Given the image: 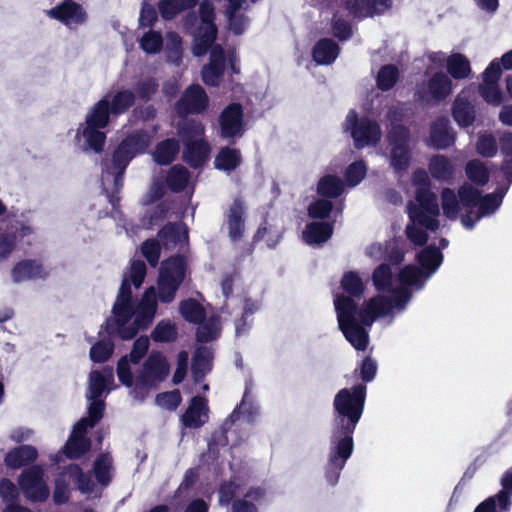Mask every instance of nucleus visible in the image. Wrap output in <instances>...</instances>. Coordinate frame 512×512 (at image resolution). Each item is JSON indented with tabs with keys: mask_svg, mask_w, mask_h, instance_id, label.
<instances>
[{
	"mask_svg": "<svg viewBox=\"0 0 512 512\" xmlns=\"http://www.w3.org/2000/svg\"><path fill=\"white\" fill-rule=\"evenodd\" d=\"M198 479V473L194 469H188L175 492L174 500L178 505L184 504L186 500L194 496V485Z\"/></svg>",
	"mask_w": 512,
	"mask_h": 512,
	"instance_id": "37998d69",
	"label": "nucleus"
},
{
	"mask_svg": "<svg viewBox=\"0 0 512 512\" xmlns=\"http://www.w3.org/2000/svg\"><path fill=\"white\" fill-rule=\"evenodd\" d=\"M366 165L363 161H356L350 164L345 171V180L348 186L358 185L366 175Z\"/></svg>",
	"mask_w": 512,
	"mask_h": 512,
	"instance_id": "052dcab7",
	"label": "nucleus"
},
{
	"mask_svg": "<svg viewBox=\"0 0 512 512\" xmlns=\"http://www.w3.org/2000/svg\"><path fill=\"white\" fill-rule=\"evenodd\" d=\"M455 141V136L450 127L448 118L440 117L436 119L430 128V136L428 139V145L443 150L452 146Z\"/></svg>",
	"mask_w": 512,
	"mask_h": 512,
	"instance_id": "a878e982",
	"label": "nucleus"
},
{
	"mask_svg": "<svg viewBox=\"0 0 512 512\" xmlns=\"http://www.w3.org/2000/svg\"><path fill=\"white\" fill-rule=\"evenodd\" d=\"M333 226L327 222H312L303 231V239L308 245H320L331 238Z\"/></svg>",
	"mask_w": 512,
	"mask_h": 512,
	"instance_id": "2f4dec72",
	"label": "nucleus"
},
{
	"mask_svg": "<svg viewBox=\"0 0 512 512\" xmlns=\"http://www.w3.org/2000/svg\"><path fill=\"white\" fill-rule=\"evenodd\" d=\"M114 351V344L109 339L100 340L90 349V358L93 362L102 363L107 361Z\"/></svg>",
	"mask_w": 512,
	"mask_h": 512,
	"instance_id": "13d9d810",
	"label": "nucleus"
},
{
	"mask_svg": "<svg viewBox=\"0 0 512 512\" xmlns=\"http://www.w3.org/2000/svg\"><path fill=\"white\" fill-rule=\"evenodd\" d=\"M209 63L202 68V80L206 85L217 86L224 73L226 57L220 45H211Z\"/></svg>",
	"mask_w": 512,
	"mask_h": 512,
	"instance_id": "5701e85b",
	"label": "nucleus"
},
{
	"mask_svg": "<svg viewBox=\"0 0 512 512\" xmlns=\"http://www.w3.org/2000/svg\"><path fill=\"white\" fill-rule=\"evenodd\" d=\"M160 242L155 239L146 240L141 247L143 256L152 267H156L160 257Z\"/></svg>",
	"mask_w": 512,
	"mask_h": 512,
	"instance_id": "e2e57ef3",
	"label": "nucleus"
},
{
	"mask_svg": "<svg viewBox=\"0 0 512 512\" xmlns=\"http://www.w3.org/2000/svg\"><path fill=\"white\" fill-rule=\"evenodd\" d=\"M47 13L51 18L58 19L67 26L81 24L85 20L83 8L71 0L64 1Z\"/></svg>",
	"mask_w": 512,
	"mask_h": 512,
	"instance_id": "bb28decb",
	"label": "nucleus"
},
{
	"mask_svg": "<svg viewBox=\"0 0 512 512\" xmlns=\"http://www.w3.org/2000/svg\"><path fill=\"white\" fill-rule=\"evenodd\" d=\"M208 96L205 90L198 84L186 88L180 99L175 104V111L180 117L188 114H200L208 106Z\"/></svg>",
	"mask_w": 512,
	"mask_h": 512,
	"instance_id": "a211bd4d",
	"label": "nucleus"
},
{
	"mask_svg": "<svg viewBox=\"0 0 512 512\" xmlns=\"http://www.w3.org/2000/svg\"><path fill=\"white\" fill-rule=\"evenodd\" d=\"M501 75L500 62L495 59L483 72V83L479 86L481 97L494 106H499L502 102V94L498 86V80Z\"/></svg>",
	"mask_w": 512,
	"mask_h": 512,
	"instance_id": "412c9836",
	"label": "nucleus"
},
{
	"mask_svg": "<svg viewBox=\"0 0 512 512\" xmlns=\"http://www.w3.org/2000/svg\"><path fill=\"white\" fill-rule=\"evenodd\" d=\"M190 178L189 171L182 165H175L170 168L166 183L173 192H181L188 185Z\"/></svg>",
	"mask_w": 512,
	"mask_h": 512,
	"instance_id": "49530a36",
	"label": "nucleus"
},
{
	"mask_svg": "<svg viewBox=\"0 0 512 512\" xmlns=\"http://www.w3.org/2000/svg\"><path fill=\"white\" fill-rule=\"evenodd\" d=\"M159 84L154 78H147L137 83L135 90L138 96L148 101L158 90Z\"/></svg>",
	"mask_w": 512,
	"mask_h": 512,
	"instance_id": "0e129e2a",
	"label": "nucleus"
},
{
	"mask_svg": "<svg viewBox=\"0 0 512 512\" xmlns=\"http://www.w3.org/2000/svg\"><path fill=\"white\" fill-rule=\"evenodd\" d=\"M169 374V364L166 358L157 351H152L145 360L140 373L136 377L135 388L132 391L135 398L143 394L156 383L162 382Z\"/></svg>",
	"mask_w": 512,
	"mask_h": 512,
	"instance_id": "ddd939ff",
	"label": "nucleus"
},
{
	"mask_svg": "<svg viewBox=\"0 0 512 512\" xmlns=\"http://www.w3.org/2000/svg\"><path fill=\"white\" fill-rule=\"evenodd\" d=\"M93 472L101 486H108L113 475L112 457L108 453L100 454L94 461Z\"/></svg>",
	"mask_w": 512,
	"mask_h": 512,
	"instance_id": "58836bf2",
	"label": "nucleus"
},
{
	"mask_svg": "<svg viewBox=\"0 0 512 512\" xmlns=\"http://www.w3.org/2000/svg\"><path fill=\"white\" fill-rule=\"evenodd\" d=\"M186 263L183 257L174 256L162 262L159 271V299L163 303L174 300L175 294L185 278Z\"/></svg>",
	"mask_w": 512,
	"mask_h": 512,
	"instance_id": "9b49d317",
	"label": "nucleus"
},
{
	"mask_svg": "<svg viewBox=\"0 0 512 512\" xmlns=\"http://www.w3.org/2000/svg\"><path fill=\"white\" fill-rule=\"evenodd\" d=\"M36 448L30 445H22L9 451L5 456V464L9 468L17 469L37 458Z\"/></svg>",
	"mask_w": 512,
	"mask_h": 512,
	"instance_id": "72a5a7b5",
	"label": "nucleus"
},
{
	"mask_svg": "<svg viewBox=\"0 0 512 512\" xmlns=\"http://www.w3.org/2000/svg\"><path fill=\"white\" fill-rule=\"evenodd\" d=\"M150 136L144 130H137L128 135L117 147L110 161L102 164L101 186L113 208L119 202L117 194L123 187V176L130 161L146 151Z\"/></svg>",
	"mask_w": 512,
	"mask_h": 512,
	"instance_id": "6e6552de",
	"label": "nucleus"
},
{
	"mask_svg": "<svg viewBox=\"0 0 512 512\" xmlns=\"http://www.w3.org/2000/svg\"><path fill=\"white\" fill-rule=\"evenodd\" d=\"M199 14L202 23L199 27L198 34L195 37L192 48L193 54L198 57L207 53L211 45L214 43L217 35V27L214 23L215 10L213 4L209 0L201 2Z\"/></svg>",
	"mask_w": 512,
	"mask_h": 512,
	"instance_id": "dca6fc26",
	"label": "nucleus"
},
{
	"mask_svg": "<svg viewBox=\"0 0 512 512\" xmlns=\"http://www.w3.org/2000/svg\"><path fill=\"white\" fill-rule=\"evenodd\" d=\"M220 136L226 140L240 138L243 135V110L240 104L228 105L219 117Z\"/></svg>",
	"mask_w": 512,
	"mask_h": 512,
	"instance_id": "aec40b11",
	"label": "nucleus"
},
{
	"mask_svg": "<svg viewBox=\"0 0 512 512\" xmlns=\"http://www.w3.org/2000/svg\"><path fill=\"white\" fill-rule=\"evenodd\" d=\"M343 129L351 132L357 149L376 145L382 136L381 128L376 121L366 117L358 119L354 110L348 112Z\"/></svg>",
	"mask_w": 512,
	"mask_h": 512,
	"instance_id": "f8f14e48",
	"label": "nucleus"
},
{
	"mask_svg": "<svg viewBox=\"0 0 512 512\" xmlns=\"http://www.w3.org/2000/svg\"><path fill=\"white\" fill-rule=\"evenodd\" d=\"M111 381H113L112 368L91 371L86 395L89 402L88 417L81 418L74 425L73 432L64 446V453L68 458L78 459L90 449L91 441L86 437V432L88 428H93L104 415L105 403L102 397L108 394L107 384Z\"/></svg>",
	"mask_w": 512,
	"mask_h": 512,
	"instance_id": "423d86ee",
	"label": "nucleus"
},
{
	"mask_svg": "<svg viewBox=\"0 0 512 512\" xmlns=\"http://www.w3.org/2000/svg\"><path fill=\"white\" fill-rule=\"evenodd\" d=\"M428 169L435 180L451 183L455 177L456 164L445 155H435L430 159Z\"/></svg>",
	"mask_w": 512,
	"mask_h": 512,
	"instance_id": "c85d7f7f",
	"label": "nucleus"
},
{
	"mask_svg": "<svg viewBox=\"0 0 512 512\" xmlns=\"http://www.w3.org/2000/svg\"><path fill=\"white\" fill-rule=\"evenodd\" d=\"M145 276V263L142 260H133L129 273L123 277L112 307V315L105 323V329L109 335L130 340L139 330L146 329L152 323L157 310L155 288H148L139 302L133 298L131 290V284L138 289Z\"/></svg>",
	"mask_w": 512,
	"mask_h": 512,
	"instance_id": "7ed1b4c3",
	"label": "nucleus"
},
{
	"mask_svg": "<svg viewBox=\"0 0 512 512\" xmlns=\"http://www.w3.org/2000/svg\"><path fill=\"white\" fill-rule=\"evenodd\" d=\"M43 477L44 470L38 465H33L21 473L19 485L28 500L43 502L48 498L49 489Z\"/></svg>",
	"mask_w": 512,
	"mask_h": 512,
	"instance_id": "f3484780",
	"label": "nucleus"
},
{
	"mask_svg": "<svg viewBox=\"0 0 512 512\" xmlns=\"http://www.w3.org/2000/svg\"><path fill=\"white\" fill-rule=\"evenodd\" d=\"M476 150L482 157L492 158L498 152V141L492 134H481L476 143Z\"/></svg>",
	"mask_w": 512,
	"mask_h": 512,
	"instance_id": "bf43d9fd",
	"label": "nucleus"
},
{
	"mask_svg": "<svg viewBox=\"0 0 512 512\" xmlns=\"http://www.w3.org/2000/svg\"><path fill=\"white\" fill-rule=\"evenodd\" d=\"M245 206L244 202L237 198L233 201L226 212V226L229 238L233 241H239L245 231Z\"/></svg>",
	"mask_w": 512,
	"mask_h": 512,
	"instance_id": "393cba45",
	"label": "nucleus"
},
{
	"mask_svg": "<svg viewBox=\"0 0 512 512\" xmlns=\"http://www.w3.org/2000/svg\"><path fill=\"white\" fill-rule=\"evenodd\" d=\"M332 203L326 199H319L308 207L309 216L312 218H326L332 210Z\"/></svg>",
	"mask_w": 512,
	"mask_h": 512,
	"instance_id": "338daca9",
	"label": "nucleus"
},
{
	"mask_svg": "<svg viewBox=\"0 0 512 512\" xmlns=\"http://www.w3.org/2000/svg\"><path fill=\"white\" fill-rule=\"evenodd\" d=\"M342 289L349 295L350 299L360 298L364 293V284L359 275L355 272H347L341 280Z\"/></svg>",
	"mask_w": 512,
	"mask_h": 512,
	"instance_id": "603ef678",
	"label": "nucleus"
},
{
	"mask_svg": "<svg viewBox=\"0 0 512 512\" xmlns=\"http://www.w3.org/2000/svg\"><path fill=\"white\" fill-rule=\"evenodd\" d=\"M165 49L167 60L179 65L182 60V39L179 34L173 31L166 33Z\"/></svg>",
	"mask_w": 512,
	"mask_h": 512,
	"instance_id": "864d4df0",
	"label": "nucleus"
},
{
	"mask_svg": "<svg viewBox=\"0 0 512 512\" xmlns=\"http://www.w3.org/2000/svg\"><path fill=\"white\" fill-rule=\"evenodd\" d=\"M150 341L147 336L137 338L133 344L132 351L129 356H123L117 365V376L119 381L130 387L133 384L134 377L131 369V364H138L139 361L145 356L149 349Z\"/></svg>",
	"mask_w": 512,
	"mask_h": 512,
	"instance_id": "6ab92c4d",
	"label": "nucleus"
},
{
	"mask_svg": "<svg viewBox=\"0 0 512 512\" xmlns=\"http://www.w3.org/2000/svg\"><path fill=\"white\" fill-rule=\"evenodd\" d=\"M343 190V181L333 175H326L320 178L317 186L318 194L327 198H337L342 194Z\"/></svg>",
	"mask_w": 512,
	"mask_h": 512,
	"instance_id": "a18cd8bd",
	"label": "nucleus"
},
{
	"mask_svg": "<svg viewBox=\"0 0 512 512\" xmlns=\"http://www.w3.org/2000/svg\"><path fill=\"white\" fill-rule=\"evenodd\" d=\"M19 492L16 485L9 479L0 481V496L6 505L14 504L18 498Z\"/></svg>",
	"mask_w": 512,
	"mask_h": 512,
	"instance_id": "774afa93",
	"label": "nucleus"
},
{
	"mask_svg": "<svg viewBox=\"0 0 512 512\" xmlns=\"http://www.w3.org/2000/svg\"><path fill=\"white\" fill-rule=\"evenodd\" d=\"M139 46L147 54H157L163 47V37L160 32L149 29L139 39Z\"/></svg>",
	"mask_w": 512,
	"mask_h": 512,
	"instance_id": "5fc2aeb1",
	"label": "nucleus"
},
{
	"mask_svg": "<svg viewBox=\"0 0 512 512\" xmlns=\"http://www.w3.org/2000/svg\"><path fill=\"white\" fill-rule=\"evenodd\" d=\"M135 102V94L129 90H120L114 95L108 93L95 103L87 112L85 121L77 129L76 139L83 152L100 153L103 150L106 135L103 129L110 121V115L126 112Z\"/></svg>",
	"mask_w": 512,
	"mask_h": 512,
	"instance_id": "39448f33",
	"label": "nucleus"
},
{
	"mask_svg": "<svg viewBox=\"0 0 512 512\" xmlns=\"http://www.w3.org/2000/svg\"><path fill=\"white\" fill-rule=\"evenodd\" d=\"M451 91L450 77L443 72H437L428 80L426 86L418 89L417 95L425 102H439L448 97Z\"/></svg>",
	"mask_w": 512,
	"mask_h": 512,
	"instance_id": "4be33fe9",
	"label": "nucleus"
},
{
	"mask_svg": "<svg viewBox=\"0 0 512 512\" xmlns=\"http://www.w3.org/2000/svg\"><path fill=\"white\" fill-rule=\"evenodd\" d=\"M339 54V47L332 39L319 40L312 52L314 61L320 65H329L333 63Z\"/></svg>",
	"mask_w": 512,
	"mask_h": 512,
	"instance_id": "473e14b6",
	"label": "nucleus"
},
{
	"mask_svg": "<svg viewBox=\"0 0 512 512\" xmlns=\"http://www.w3.org/2000/svg\"><path fill=\"white\" fill-rule=\"evenodd\" d=\"M43 268L35 260H24L17 263L12 270V278L15 283L42 278Z\"/></svg>",
	"mask_w": 512,
	"mask_h": 512,
	"instance_id": "c9c22d12",
	"label": "nucleus"
},
{
	"mask_svg": "<svg viewBox=\"0 0 512 512\" xmlns=\"http://www.w3.org/2000/svg\"><path fill=\"white\" fill-rule=\"evenodd\" d=\"M453 118L461 127H468L475 120V110L473 105L463 96L459 94L453 104Z\"/></svg>",
	"mask_w": 512,
	"mask_h": 512,
	"instance_id": "f704fd0d",
	"label": "nucleus"
},
{
	"mask_svg": "<svg viewBox=\"0 0 512 512\" xmlns=\"http://www.w3.org/2000/svg\"><path fill=\"white\" fill-rule=\"evenodd\" d=\"M387 138L391 147L390 165L396 173H402L407 170L411 160L410 131L405 126L393 127L388 130Z\"/></svg>",
	"mask_w": 512,
	"mask_h": 512,
	"instance_id": "2eb2a0df",
	"label": "nucleus"
},
{
	"mask_svg": "<svg viewBox=\"0 0 512 512\" xmlns=\"http://www.w3.org/2000/svg\"><path fill=\"white\" fill-rule=\"evenodd\" d=\"M209 420V408L207 400L201 396H195L191 399L188 408L181 416V422L184 427L198 429Z\"/></svg>",
	"mask_w": 512,
	"mask_h": 512,
	"instance_id": "b1692460",
	"label": "nucleus"
},
{
	"mask_svg": "<svg viewBox=\"0 0 512 512\" xmlns=\"http://www.w3.org/2000/svg\"><path fill=\"white\" fill-rule=\"evenodd\" d=\"M155 342H170L176 339L177 329L169 320L160 321L151 334Z\"/></svg>",
	"mask_w": 512,
	"mask_h": 512,
	"instance_id": "4d7b16f0",
	"label": "nucleus"
},
{
	"mask_svg": "<svg viewBox=\"0 0 512 512\" xmlns=\"http://www.w3.org/2000/svg\"><path fill=\"white\" fill-rule=\"evenodd\" d=\"M465 173L467 178L477 186H484L490 178V172L487 166L478 159L467 162Z\"/></svg>",
	"mask_w": 512,
	"mask_h": 512,
	"instance_id": "c03bdc74",
	"label": "nucleus"
},
{
	"mask_svg": "<svg viewBox=\"0 0 512 512\" xmlns=\"http://www.w3.org/2000/svg\"><path fill=\"white\" fill-rule=\"evenodd\" d=\"M508 187L497 188L494 192L482 195L478 188L471 184L461 185L457 193L451 188L441 191V206L443 214L449 220H456L461 211L462 225L472 230L482 218L494 215L500 208Z\"/></svg>",
	"mask_w": 512,
	"mask_h": 512,
	"instance_id": "20e7f679",
	"label": "nucleus"
},
{
	"mask_svg": "<svg viewBox=\"0 0 512 512\" xmlns=\"http://www.w3.org/2000/svg\"><path fill=\"white\" fill-rule=\"evenodd\" d=\"M181 402V395L178 390L158 394L156 403L158 406L168 410H175Z\"/></svg>",
	"mask_w": 512,
	"mask_h": 512,
	"instance_id": "69168bd1",
	"label": "nucleus"
},
{
	"mask_svg": "<svg viewBox=\"0 0 512 512\" xmlns=\"http://www.w3.org/2000/svg\"><path fill=\"white\" fill-rule=\"evenodd\" d=\"M185 145L183 152L184 161L193 168H198L204 164L209 154V144L204 139L189 142Z\"/></svg>",
	"mask_w": 512,
	"mask_h": 512,
	"instance_id": "7c9ffc66",
	"label": "nucleus"
},
{
	"mask_svg": "<svg viewBox=\"0 0 512 512\" xmlns=\"http://www.w3.org/2000/svg\"><path fill=\"white\" fill-rule=\"evenodd\" d=\"M241 162L242 157L238 149L224 147L215 157L214 166L218 170L229 173L240 166Z\"/></svg>",
	"mask_w": 512,
	"mask_h": 512,
	"instance_id": "4c0bfd02",
	"label": "nucleus"
},
{
	"mask_svg": "<svg viewBox=\"0 0 512 512\" xmlns=\"http://www.w3.org/2000/svg\"><path fill=\"white\" fill-rule=\"evenodd\" d=\"M416 259L422 270L407 265L399 271L397 278L388 264H381L374 270L372 280L376 290L387 292L388 295L378 294L364 301L361 307L354 299L342 294L335 295L333 302L339 329L356 350L364 351L367 348V328L376 319L385 318L391 324L397 315L407 309L413 291L421 290L438 270L443 262V254L440 248L429 245L417 253Z\"/></svg>",
	"mask_w": 512,
	"mask_h": 512,
	"instance_id": "f257e3e1",
	"label": "nucleus"
},
{
	"mask_svg": "<svg viewBox=\"0 0 512 512\" xmlns=\"http://www.w3.org/2000/svg\"><path fill=\"white\" fill-rule=\"evenodd\" d=\"M366 386L357 384L340 389L333 400V418L329 438L326 481L334 486L354 449L353 434L361 419L366 400Z\"/></svg>",
	"mask_w": 512,
	"mask_h": 512,
	"instance_id": "f03ea898",
	"label": "nucleus"
},
{
	"mask_svg": "<svg viewBox=\"0 0 512 512\" xmlns=\"http://www.w3.org/2000/svg\"><path fill=\"white\" fill-rule=\"evenodd\" d=\"M179 311L183 318L191 323H200L205 319L204 308L194 299L182 301Z\"/></svg>",
	"mask_w": 512,
	"mask_h": 512,
	"instance_id": "3c124183",
	"label": "nucleus"
},
{
	"mask_svg": "<svg viewBox=\"0 0 512 512\" xmlns=\"http://www.w3.org/2000/svg\"><path fill=\"white\" fill-rule=\"evenodd\" d=\"M256 2L257 0H252ZM229 6L226 9V15L228 18L229 29L236 35H240L246 29L249 20L246 16L242 14H238L237 11L240 10L245 3V0H228Z\"/></svg>",
	"mask_w": 512,
	"mask_h": 512,
	"instance_id": "e433bc0d",
	"label": "nucleus"
},
{
	"mask_svg": "<svg viewBox=\"0 0 512 512\" xmlns=\"http://www.w3.org/2000/svg\"><path fill=\"white\" fill-rule=\"evenodd\" d=\"M197 2L198 0H161L159 11L164 19L170 20L181 11L194 7Z\"/></svg>",
	"mask_w": 512,
	"mask_h": 512,
	"instance_id": "de8ad7c7",
	"label": "nucleus"
},
{
	"mask_svg": "<svg viewBox=\"0 0 512 512\" xmlns=\"http://www.w3.org/2000/svg\"><path fill=\"white\" fill-rule=\"evenodd\" d=\"M500 483L502 489L493 497L497 499L502 512H509L512 505V466L504 472Z\"/></svg>",
	"mask_w": 512,
	"mask_h": 512,
	"instance_id": "a19ab883",
	"label": "nucleus"
},
{
	"mask_svg": "<svg viewBox=\"0 0 512 512\" xmlns=\"http://www.w3.org/2000/svg\"><path fill=\"white\" fill-rule=\"evenodd\" d=\"M159 242L166 249L183 247L188 241L186 226L182 223H168L158 233Z\"/></svg>",
	"mask_w": 512,
	"mask_h": 512,
	"instance_id": "cd10ccee",
	"label": "nucleus"
},
{
	"mask_svg": "<svg viewBox=\"0 0 512 512\" xmlns=\"http://www.w3.org/2000/svg\"><path fill=\"white\" fill-rule=\"evenodd\" d=\"M213 353L208 347L201 346L195 350L192 361V376L196 383H200L211 371Z\"/></svg>",
	"mask_w": 512,
	"mask_h": 512,
	"instance_id": "c756f323",
	"label": "nucleus"
},
{
	"mask_svg": "<svg viewBox=\"0 0 512 512\" xmlns=\"http://www.w3.org/2000/svg\"><path fill=\"white\" fill-rule=\"evenodd\" d=\"M252 386V380H246L245 391L241 403L235 407L221 427L213 432L211 439L208 442V453L213 459L218 455V448L224 447L228 444V432L232 430V427L237 422L252 424L258 417L259 406L256 403L255 396L252 394ZM240 425V423L237 424V426Z\"/></svg>",
	"mask_w": 512,
	"mask_h": 512,
	"instance_id": "1a4fd4ad",
	"label": "nucleus"
},
{
	"mask_svg": "<svg viewBox=\"0 0 512 512\" xmlns=\"http://www.w3.org/2000/svg\"><path fill=\"white\" fill-rule=\"evenodd\" d=\"M447 71L454 79L467 78L471 73L470 62L463 54L454 53L447 58Z\"/></svg>",
	"mask_w": 512,
	"mask_h": 512,
	"instance_id": "79ce46f5",
	"label": "nucleus"
},
{
	"mask_svg": "<svg viewBox=\"0 0 512 512\" xmlns=\"http://www.w3.org/2000/svg\"><path fill=\"white\" fill-rule=\"evenodd\" d=\"M2 222H6V228L0 235V260L8 258L18 243L30 238L35 232L32 222L24 214L20 217L7 214Z\"/></svg>",
	"mask_w": 512,
	"mask_h": 512,
	"instance_id": "9d476101",
	"label": "nucleus"
},
{
	"mask_svg": "<svg viewBox=\"0 0 512 512\" xmlns=\"http://www.w3.org/2000/svg\"><path fill=\"white\" fill-rule=\"evenodd\" d=\"M398 77L399 72L395 65H385L378 72L377 86L382 91H388L396 84Z\"/></svg>",
	"mask_w": 512,
	"mask_h": 512,
	"instance_id": "6e6d98bb",
	"label": "nucleus"
},
{
	"mask_svg": "<svg viewBox=\"0 0 512 512\" xmlns=\"http://www.w3.org/2000/svg\"><path fill=\"white\" fill-rule=\"evenodd\" d=\"M179 148V142L176 139H166L157 145L153 159L159 165H169L177 155Z\"/></svg>",
	"mask_w": 512,
	"mask_h": 512,
	"instance_id": "ea45409f",
	"label": "nucleus"
},
{
	"mask_svg": "<svg viewBox=\"0 0 512 512\" xmlns=\"http://www.w3.org/2000/svg\"><path fill=\"white\" fill-rule=\"evenodd\" d=\"M65 477L72 480L83 494H94V496H98L100 494L97 490L96 484L89 474H85L78 465H70L55 481L53 500L56 504H63L69 498V489L65 482Z\"/></svg>",
	"mask_w": 512,
	"mask_h": 512,
	"instance_id": "4468645a",
	"label": "nucleus"
},
{
	"mask_svg": "<svg viewBox=\"0 0 512 512\" xmlns=\"http://www.w3.org/2000/svg\"><path fill=\"white\" fill-rule=\"evenodd\" d=\"M346 9L355 18L361 19L372 16L370 0H347Z\"/></svg>",
	"mask_w": 512,
	"mask_h": 512,
	"instance_id": "680f3d73",
	"label": "nucleus"
},
{
	"mask_svg": "<svg viewBox=\"0 0 512 512\" xmlns=\"http://www.w3.org/2000/svg\"><path fill=\"white\" fill-rule=\"evenodd\" d=\"M204 126L200 121L185 119L179 124V136L184 144L203 139Z\"/></svg>",
	"mask_w": 512,
	"mask_h": 512,
	"instance_id": "09e8293b",
	"label": "nucleus"
},
{
	"mask_svg": "<svg viewBox=\"0 0 512 512\" xmlns=\"http://www.w3.org/2000/svg\"><path fill=\"white\" fill-rule=\"evenodd\" d=\"M220 334V323L217 317L204 319L199 323L196 338L198 342H209L215 340Z\"/></svg>",
	"mask_w": 512,
	"mask_h": 512,
	"instance_id": "8fccbe9b",
	"label": "nucleus"
},
{
	"mask_svg": "<svg viewBox=\"0 0 512 512\" xmlns=\"http://www.w3.org/2000/svg\"><path fill=\"white\" fill-rule=\"evenodd\" d=\"M412 183L417 189L415 202L411 201L407 206L410 221L406 226V235L412 243L422 246L427 242V232H435L439 228L440 210L437 196L430 190V181L425 170L414 171Z\"/></svg>",
	"mask_w": 512,
	"mask_h": 512,
	"instance_id": "0eeeda50",
	"label": "nucleus"
}]
</instances>
